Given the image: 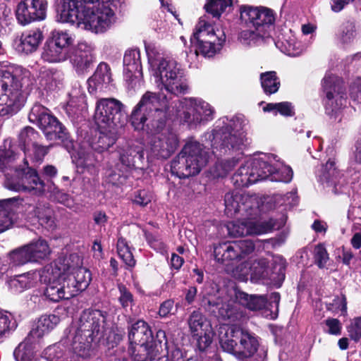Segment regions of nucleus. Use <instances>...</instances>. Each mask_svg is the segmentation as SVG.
<instances>
[{
  "label": "nucleus",
  "instance_id": "f257e3e1",
  "mask_svg": "<svg viewBox=\"0 0 361 361\" xmlns=\"http://www.w3.org/2000/svg\"><path fill=\"white\" fill-rule=\"evenodd\" d=\"M75 254L59 257L41 270L40 281L47 284L45 297L52 302L68 300L85 290L91 281L90 271L81 267Z\"/></svg>",
  "mask_w": 361,
  "mask_h": 361
},
{
  "label": "nucleus",
  "instance_id": "f03ea898",
  "mask_svg": "<svg viewBox=\"0 0 361 361\" xmlns=\"http://www.w3.org/2000/svg\"><path fill=\"white\" fill-rule=\"evenodd\" d=\"M57 21L103 34L116 21L115 6L109 0H61Z\"/></svg>",
  "mask_w": 361,
  "mask_h": 361
},
{
  "label": "nucleus",
  "instance_id": "7ed1b4c3",
  "mask_svg": "<svg viewBox=\"0 0 361 361\" xmlns=\"http://www.w3.org/2000/svg\"><path fill=\"white\" fill-rule=\"evenodd\" d=\"M228 118H223L211 132L205 133V137L211 142L212 153L216 157L233 154L237 152L238 157H232L219 161L215 166L216 176L224 177L230 172L241 158L240 152L246 146L247 139L243 132L231 130V126L226 123Z\"/></svg>",
  "mask_w": 361,
  "mask_h": 361
},
{
  "label": "nucleus",
  "instance_id": "20e7f679",
  "mask_svg": "<svg viewBox=\"0 0 361 361\" xmlns=\"http://www.w3.org/2000/svg\"><path fill=\"white\" fill-rule=\"evenodd\" d=\"M171 113L166 96L148 91L142 96L133 110L131 124L137 130L146 133L159 131L164 128L166 121Z\"/></svg>",
  "mask_w": 361,
  "mask_h": 361
},
{
  "label": "nucleus",
  "instance_id": "39448f33",
  "mask_svg": "<svg viewBox=\"0 0 361 361\" xmlns=\"http://www.w3.org/2000/svg\"><path fill=\"white\" fill-rule=\"evenodd\" d=\"M33 84L30 73L21 67L2 71L0 77V116L11 115L23 106Z\"/></svg>",
  "mask_w": 361,
  "mask_h": 361
},
{
  "label": "nucleus",
  "instance_id": "423d86ee",
  "mask_svg": "<svg viewBox=\"0 0 361 361\" xmlns=\"http://www.w3.org/2000/svg\"><path fill=\"white\" fill-rule=\"evenodd\" d=\"M154 82L160 90L178 95L185 94L188 85L181 65L171 57H164L153 50L147 51Z\"/></svg>",
  "mask_w": 361,
  "mask_h": 361
},
{
  "label": "nucleus",
  "instance_id": "0eeeda50",
  "mask_svg": "<svg viewBox=\"0 0 361 361\" xmlns=\"http://www.w3.org/2000/svg\"><path fill=\"white\" fill-rule=\"evenodd\" d=\"M226 41L224 32L215 28L208 16H202L197 23L190 42L195 47V54L212 57L222 49Z\"/></svg>",
  "mask_w": 361,
  "mask_h": 361
},
{
  "label": "nucleus",
  "instance_id": "6e6552de",
  "mask_svg": "<svg viewBox=\"0 0 361 361\" xmlns=\"http://www.w3.org/2000/svg\"><path fill=\"white\" fill-rule=\"evenodd\" d=\"M209 159V154L203 150L198 142L189 140L173 159L171 170L173 174L180 178H188L199 173Z\"/></svg>",
  "mask_w": 361,
  "mask_h": 361
},
{
  "label": "nucleus",
  "instance_id": "1a4fd4ad",
  "mask_svg": "<svg viewBox=\"0 0 361 361\" xmlns=\"http://www.w3.org/2000/svg\"><path fill=\"white\" fill-rule=\"evenodd\" d=\"M219 343L224 352L240 360L252 357L259 347L254 334L235 326L228 327L224 334L221 332Z\"/></svg>",
  "mask_w": 361,
  "mask_h": 361
},
{
  "label": "nucleus",
  "instance_id": "9d476101",
  "mask_svg": "<svg viewBox=\"0 0 361 361\" xmlns=\"http://www.w3.org/2000/svg\"><path fill=\"white\" fill-rule=\"evenodd\" d=\"M178 104L176 116L190 129L204 125L214 118V108L200 98H185Z\"/></svg>",
  "mask_w": 361,
  "mask_h": 361
},
{
  "label": "nucleus",
  "instance_id": "9b49d317",
  "mask_svg": "<svg viewBox=\"0 0 361 361\" xmlns=\"http://www.w3.org/2000/svg\"><path fill=\"white\" fill-rule=\"evenodd\" d=\"M257 216L243 217V220H237L229 222L227 229L230 235L240 237L247 235H262L269 233L274 230L279 229L284 221L280 223L274 219L267 221H255Z\"/></svg>",
  "mask_w": 361,
  "mask_h": 361
},
{
  "label": "nucleus",
  "instance_id": "f8f14e48",
  "mask_svg": "<svg viewBox=\"0 0 361 361\" xmlns=\"http://www.w3.org/2000/svg\"><path fill=\"white\" fill-rule=\"evenodd\" d=\"M240 20L242 25L254 27L255 30L266 36L275 21L274 11L262 6H241L240 8Z\"/></svg>",
  "mask_w": 361,
  "mask_h": 361
},
{
  "label": "nucleus",
  "instance_id": "ddd939ff",
  "mask_svg": "<svg viewBox=\"0 0 361 361\" xmlns=\"http://www.w3.org/2000/svg\"><path fill=\"white\" fill-rule=\"evenodd\" d=\"M123 104L114 98H102L97 101L94 120L99 129H111L121 126Z\"/></svg>",
  "mask_w": 361,
  "mask_h": 361
},
{
  "label": "nucleus",
  "instance_id": "4468645a",
  "mask_svg": "<svg viewBox=\"0 0 361 361\" xmlns=\"http://www.w3.org/2000/svg\"><path fill=\"white\" fill-rule=\"evenodd\" d=\"M266 163L264 155L246 161L233 176V185L236 188H244L268 178L270 171L264 170Z\"/></svg>",
  "mask_w": 361,
  "mask_h": 361
},
{
  "label": "nucleus",
  "instance_id": "2eb2a0df",
  "mask_svg": "<svg viewBox=\"0 0 361 361\" xmlns=\"http://www.w3.org/2000/svg\"><path fill=\"white\" fill-rule=\"evenodd\" d=\"M29 118L37 121L39 127L48 140H59L62 142L68 141L66 129L56 117L49 114L47 108L39 104L35 105L31 109Z\"/></svg>",
  "mask_w": 361,
  "mask_h": 361
},
{
  "label": "nucleus",
  "instance_id": "dca6fc26",
  "mask_svg": "<svg viewBox=\"0 0 361 361\" xmlns=\"http://www.w3.org/2000/svg\"><path fill=\"white\" fill-rule=\"evenodd\" d=\"M226 212L228 216L240 214L249 217L259 214V200L255 195L228 192L225 195Z\"/></svg>",
  "mask_w": 361,
  "mask_h": 361
},
{
  "label": "nucleus",
  "instance_id": "f3484780",
  "mask_svg": "<svg viewBox=\"0 0 361 361\" xmlns=\"http://www.w3.org/2000/svg\"><path fill=\"white\" fill-rule=\"evenodd\" d=\"M322 87L326 92V113L334 120L340 121V110L346 104L345 94L339 85V81L333 75H326L323 79Z\"/></svg>",
  "mask_w": 361,
  "mask_h": 361
},
{
  "label": "nucleus",
  "instance_id": "a211bd4d",
  "mask_svg": "<svg viewBox=\"0 0 361 361\" xmlns=\"http://www.w3.org/2000/svg\"><path fill=\"white\" fill-rule=\"evenodd\" d=\"M14 177L6 175L5 186L8 189L16 192L34 191L35 194H42L44 192V184L42 181L36 171L27 169V171H16Z\"/></svg>",
  "mask_w": 361,
  "mask_h": 361
},
{
  "label": "nucleus",
  "instance_id": "6ab92c4d",
  "mask_svg": "<svg viewBox=\"0 0 361 361\" xmlns=\"http://www.w3.org/2000/svg\"><path fill=\"white\" fill-rule=\"evenodd\" d=\"M154 135L151 142L149 157L157 159H167L176 149L178 144L177 135L164 128L159 131L147 133Z\"/></svg>",
  "mask_w": 361,
  "mask_h": 361
},
{
  "label": "nucleus",
  "instance_id": "aec40b11",
  "mask_svg": "<svg viewBox=\"0 0 361 361\" xmlns=\"http://www.w3.org/2000/svg\"><path fill=\"white\" fill-rule=\"evenodd\" d=\"M190 333L197 340V345L200 350H204L212 341L213 330L210 322L197 310L193 311L188 321Z\"/></svg>",
  "mask_w": 361,
  "mask_h": 361
},
{
  "label": "nucleus",
  "instance_id": "412c9836",
  "mask_svg": "<svg viewBox=\"0 0 361 361\" xmlns=\"http://www.w3.org/2000/svg\"><path fill=\"white\" fill-rule=\"evenodd\" d=\"M47 10L46 0H22L16 6V20L23 26L32 22L41 21L46 18Z\"/></svg>",
  "mask_w": 361,
  "mask_h": 361
},
{
  "label": "nucleus",
  "instance_id": "4be33fe9",
  "mask_svg": "<svg viewBox=\"0 0 361 361\" xmlns=\"http://www.w3.org/2000/svg\"><path fill=\"white\" fill-rule=\"evenodd\" d=\"M92 333H84L75 326H71L68 332L66 331L65 338L69 345L72 354L77 357H87L90 355L93 336Z\"/></svg>",
  "mask_w": 361,
  "mask_h": 361
},
{
  "label": "nucleus",
  "instance_id": "5701e85b",
  "mask_svg": "<svg viewBox=\"0 0 361 361\" xmlns=\"http://www.w3.org/2000/svg\"><path fill=\"white\" fill-rule=\"evenodd\" d=\"M123 75L128 84L133 87L142 77L140 53L137 49H128L123 56Z\"/></svg>",
  "mask_w": 361,
  "mask_h": 361
},
{
  "label": "nucleus",
  "instance_id": "b1692460",
  "mask_svg": "<svg viewBox=\"0 0 361 361\" xmlns=\"http://www.w3.org/2000/svg\"><path fill=\"white\" fill-rule=\"evenodd\" d=\"M104 315L100 310H87L82 313L78 325L75 328L84 333H92L94 337L106 331Z\"/></svg>",
  "mask_w": 361,
  "mask_h": 361
},
{
  "label": "nucleus",
  "instance_id": "393cba45",
  "mask_svg": "<svg viewBox=\"0 0 361 361\" xmlns=\"http://www.w3.org/2000/svg\"><path fill=\"white\" fill-rule=\"evenodd\" d=\"M264 160L267 161L264 170L270 171L268 178L271 180L288 183L292 180L293 173L291 168L281 161L276 155L265 154Z\"/></svg>",
  "mask_w": 361,
  "mask_h": 361
},
{
  "label": "nucleus",
  "instance_id": "a878e982",
  "mask_svg": "<svg viewBox=\"0 0 361 361\" xmlns=\"http://www.w3.org/2000/svg\"><path fill=\"white\" fill-rule=\"evenodd\" d=\"M264 160L267 161L264 170L270 171L268 178L271 180L288 183L292 180L293 173L291 168L281 161L276 155L265 154Z\"/></svg>",
  "mask_w": 361,
  "mask_h": 361
},
{
  "label": "nucleus",
  "instance_id": "bb28decb",
  "mask_svg": "<svg viewBox=\"0 0 361 361\" xmlns=\"http://www.w3.org/2000/svg\"><path fill=\"white\" fill-rule=\"evenodd\" d=\"M318 180L325 187L332 188V192L338 194L340 192L341 187L338 185L341 182L343 174L336 166V161L334 159H329L328 161L322 165L318 172Z\"/></svg>",
  "mask_w": 361,
  "mask_h": 361
},
{
  "label": "nucleus",
  "instance_id": "cd10ccee",
  "mask_svg": "<svg viewBox=\"0 0 361 361\" xmlns=\"http://www.w3.org/2000/svg\"><path fill=\"white\" fill-rule=\"evenodd\" d=\"M93 47L85 42L78 44L74 54L71 57V62L79 73H83L91 66L93 61Z\"/></svg>",
  "mask_w": 361,
  "mask_h": 361
},
{
  "label": "nucleus",
  "instance_id": "c85d7f7f",
  "mask_svg": "<svg viewBox=\"0 0 361 361\" xmlns=\"http://www.w3.org/2000/svg\"><path fill=\"white\" fill-rule=\"evenodd\" d=\"M112 82L110 67L106 63H100L94 75L87 80L88 90L90 93L106 89Z\"/></svg>",
  "mask_w": 361,
  "mask_h": 361
},
{
  "label": "nucleus",
  "instance_id": "c756f323",
  "mask_svg": "<svg viewBox=\"0 0 361 361\" xmlns=\"http://www.w3.org/2000/svg\"><path fill=\"white\" fill-rule=\"evenodd\" d=\"M40 279L41 271H32L11 279L8 284L13 293H19L35 286Z\"/></svg>",
  "mask_w": 361,
  "mask_h": 361
},
{
  "label": "nucleus",
  "instance_id": "7c9ffc66",
  "mask_svg": "<svg viewBox=\"0 0 361 361\" xmlns=\"http://www.w3.org/2000/svg\"><path fill=\"white\" fill-rule=\"evenodd\" d=\"M44 357L48 361H76L65 336L59 343L47 348Z\"/></svg>",
  "mask_w": 361,
  "mask_h": 361
},
{
  "label": "nucleus",
  "instance_id": "2f4dec72",
  "mask_svg": "<svg viewBox=\"0 0 361 361\" xmlns=\"http://www.w3.org/2000/svg\"><path fill=\"white\" fill-rule=\"evenodd\" d=\"M145 159L142 146H129L120 154V161L125 169L133 167L140 168Z\"/></svg>",
  "mask_w": 361,
  "mask_h": 361
},
{
  "label": "nucleus",
  "instance_id": "473e14b6",
  "mask_svg": "<svg viewBox=\"0 0 361 361\" xmlns=\"http://www.w3.org/2000/svg\"><path fill=\"white\" fill-rule=\"evenodd\" d=\"M43 39V35L40 30H30L23 32L20 38L16 49L18 51L29 54L38 48Z\"/></svg>",
  "mask_w": 361,
  "mask_h": 361
},
{
  "label": "nucleus",
  "instance_id": "72a5a7b5",
  "mask_svg": "<svg viewBox=\"0 0 361 361\" xmlns=\"http://www.w3.org/2000/svg\"><path fill=\"white\" fill-rule=\"evenodd\" d=\"M59 322V317L55 314L43 315L39 318L28 336L36 341L53 330Z\"/></svg>",
  "mask_w": 361,
  "mask_h": 361
},
{
  "label": "nucleus",
  "instance_id": "f704fd0d",
  "mask_svg": "<svg viewBox=\"0 0 361 361\" xmlns=\"http://www.w3.org/2000/svg\"><path fill=\"white\" fill-rule=\"evenodd\" d=\"M128 338L130 345L153 342L152 331L147 324L143 320H138L132 325Z\"/></svg>",
  "mask_w": 361,
  "mask_h": 361
},
{
  "label": "nucleus",
  "instance_id": "c9c22d12",
  "mask_svg": "<svg viewBox=\"0 0 361 361\" xmlns=\"http://www.w3.org/2000/svg\"><path fill=\"white\" fill-rule=\"evenodd\" d=\"M216 308L219 316L230 323L240 321L245 317L240 305L233 301L217 302Z\"/></svg>",
  "mask_w": 361,
  "mask_h": 361
},
{
  "label": "nucleus",
  "instance_id": "e433bc0d",
  "mask_svg": "<svg viewBox=\"0 0 361 361\" xmlns=\"http://www.w3.org/2000/svg\"><path fill=\"white\" fill-rule=\"evenodd\" d=\"M129 352L135 361H146L147 359L156 360L159 350L152 342L130 345Z\"/></svg>",
  "mask_w": 361,
  "mask_h": 361
},
{
  "label": "nucleus",
  "instance_id": "4c0bfd02",
  "mask_svg": "<svg viewBox=\"0 0 361 361\" xmlns=\"http://www.w3.org/2000/svg\"><path fill=\"white\" fill-rule=\"evenodd\" d=\"M35 342V341L27 336L14 350L13 357L16 361H37Z\"/></svg>",
  "mask_w": 361,
  "mask_h": 361
},
{
  "label": "nucleus",
  "instance_id": "58836bf2",
  "mask_svg": "<svg viewBox=\"0 0 361 361\" xmlns=\"http://www.w3.org/2000/svg\"><path fill=\"white\" fill-rule=\"evenodd\" d=\"M236 299L241 305L252 311L262 310L267 304L265 295H248L244 292L237 293Z\"/></svg>",
  "mask_w": 361,
  "mask_h": 361
},
{
  "label": "nucleus",
  "instance_id": "ea45409f",
  "mask_svg": "<svg viewBox=\"0 0 361 361\" xmlns=\"http://www.w3.org/2000/svg\"><path fill=\"white\" fill-rule=\"evenodd\" d=\"M42 57L49 63H59L68 59V52L48 39L44 45Z\"/></svg>",
  "mask_w": 361,
  "mask_h": 361
},
{
  "label": "nucleus",
  "instance_id": "a19ab883",
  "mask_svg": "<svg viewBox=\"0 0 361 361\" xmlns=\"http://www.w3.org/2000/svg\"><path fill=\"white\" fill-rule=\"evenodd\" d=\"M116 139V128L99 129L97 142L92 145V149L98 152H102L112 146L115 143Z\"/></svg>",
  "mask_w": 361,
  "mask_h": 361
},
{
  "label": "nucleus",
  "instance_id": "79ce46f5",
  "mask_svg": "<svg viewBox=\"0 0 361 361\" xmlns=\"http://www.w3.org/2000/svg\"><path fill=\"white\" fill-rule=\"evenodd\" d=\"M26 245L32 262L44 260L47 259L51 253V249L47 242L41 238L36 241H32Z\"/></svg>",
  "mask_w": 361,
  "mask_h": 361
},
{
  "label": "nucleus",
  "instance_id": "37998d69",
  "mask_svg": "<svg viewBox=\"0 0 361 361\" xmlns=\"http://www.w3.org/2000/svg\"><path fill=\"white\" fill-rule=\"evenodd\" d=\"M13 202L14 199L0 201V233L11 228L13 224Z\"/></svg>",
  "mask_w": 361,
  "mask_h": 361
},
{
  "label": "nucleus",
  "instance_id": "c03bdc74",
  "mask_svg": "<svg viewBox=\"0 0 361 361\" xmlns=\"http://www.w3.org/2000/svg\"><path fill=\"white\" fill-rule=\"evenodd\" d=\"M235 247L233 242L219 244L214 247L215 259L221 263L229 264L230 262L238 259Z\"/></svg>",
  "mask_w": 361,
  "mask_h": 361
},
{
  "label": "nucleus",
  "instance_id": "a18cd8bd",
  "mask_svg": "<svg viewBox=\"0 0 361 361\" xmlns=\"http://www.w3.org/2000/svg\"><path fill=\"white\" fill-rule=\"evenodd\" d=\"M275 45L281 52L290 56H298L302 52V47L294 36H290L283 40L279 39Z\"/></svg>",
  "mask_w": 361,
  "mask_h": 361
},
{
  "label": "nucleus",
  "instance_id": "49530a36",
  "mask_svg": "<svg viewBox=\"0 0 361 361\" xmlns=\"http://www.w3.org/2000/svg\"><path fill=\"white\" fill-rule=\"evenodd\" d=\"M62 75L60 72L47 70L40 73L39 85L44 89L51 91L61 83Z\"/></svg>",
  "mask_w": 361,
  "mask_h": 361
},
{
  "label": "nucleus",
  "instance_id": "de8ad7c7",
  "mask_svg": "<svg viewBox=\"0 0 361 361\" xmlns=\"http://www.w3.org/2000/svg\"><path fill=\"white\" fill-rule=\"evenodd\" d=\"M240 26L241 31L238 35V39L243 46H253L259 39L267 37L262 32L255 30L254 27H249L245 25H242L241 23Z\"/></svg>",
  "mask_w": 361,
  "mask_h": 361
},
{
  "label": "nucleus",
  "instance_id": "09e8293b",
  "mask_svg": "<svg viewBox=\"0 0 361 361\" xmlns=\"http://www.w3.org/2000/svg\"><path fill=\"white\" fill-rule=\"evenodd\" d=\"M262 87L266 94L276 93L280 87V80L275 71H267L260 74Z\"/></svg>",
  "mask_w": 361,
  "mask_h": 361
},
{
  "label": "nucleus",
  "instance_id": "8fccbe9b",
  "mask_svg": "<svg viewBox=\"0 0 361 361\" xmlns=\"http://www.w3.org/2000/svg\"><path fill=\"white\" fill-rule=\"evenodd\" d=\"M233 0H207L204 5L207 13L213 17L219 18L221 15L230 8L233 5Z\"/></svg>",
  "mask_w": 361,
  "mask_h": 361
},
{
  "label": "nucleus",
  "instance_id": "3c124183",
  "mask_svg": "<svg viewBox=\"0 0 361 361\" xmlns=\"http://www.w3.org/2000/svg\"><path fill=\"white\" fill-rule=\"evenodd\" d=\"M49 40L69 53V47L73 45L74 37L66 31L55 30L51 32Z\"/></svg>",
  "mask_w": 361,
  "mask_h": 361
},
{
  "label": "nucleus",
  "instance_id": "603ef678",
  "mask_svg": "<svg viewBox=\"0 0 361 361\" xmlns=\"http://www.w3.org/2000/svg\"><path fill=\"white\" fill-rule=\"evenodd\" d=\"M264 111L272 112L274 115L278 113L283 116L294 115V108L291 103L283 102L279 103H269L263 107Z\"/></svg>",
  "mask_w": 361,
  "mask_h": 361
},
{
  "label": "nucleus",
  "instance_id": "864d4df0",
  "mask_svg": "<svg viewBox=\"0 0 361 361\" xmlns=\"http://www.w3.org/2000/svg\"><path fill=\"white\" fill-rule=\"evenodd\" d=\"M245 274H250L251 276L257 279H266L269 277V268L267 267V262L265 259H260L258 261H255L246 270Z\"/></svg>",
  "mask_w": 361,
  "mask_h": 361
},
{
  "label": "nucleus",
  "instance_id": "5fc2aeb1",
  "mask_svg": "<svg viewBox=\"0 0 361 361\" xmlns=\"http://www.w3.org/2000/svg\"><path fill=\"white\" fill-rule=\"evenodd\" d=\"M86 99L83 92L79 90L75 89L70 93V99L68 102V111H73L75 113L79 109H83L85 107Z\"/></svg>",
  "mask_w": 361,
  "mask_h": 361
},
{
  "label": "nucleus",
  "instance_id": "6e6d98bb",
  "mask_svg": "<svg viewBox=\"0 0 361 361\" xmlns=\"http://www.w3.org/2000/svg\"><path fill=\"white\" fill-rule=\"evenodd\" d=\"M38 133L31 127H26L20 132L19 135V141L22 149L25 152V149L32 146V144H36Z\"/></svg>",
  "mask_w": 361,
  "mask_h": 361
},
{
  "label": "nucleus",
  "instance_id": "4d7b16f0",
  "mask_svg": "<svg viewBox=\"0 0 361 361\" xmlns=\"http://www.w3.org/2000/svg\"><path fill=\"white\" fill-rule=\"evenodd\" d=\"M118 300L122 308L126 311H127L128 308L131 309L132 307L135 305V300L130 290L122 283L118 285Z\"/></svg>",
  "mask_w": 361,
  "mask_h": 361
},
{
  "label": "nucleus",
  "instance_id": "13d9d810",
  "mask_svg": "<svg viewBox=\"0 0 361 361\" xmlns=\"http://www.w3.org/2000/svg\"><path fill=\"white\" fill-rule=\"evenodd\" d=\"M9 259L11 263L14 266H20L27 262H32L27 245L11 252Z\"/></svg>",
  "mask_w": 361,
  "mask_h": 361
},
{
  "label": "nucleus",
  "instance_id": "bf43d9fd",
  "mask_svg": "<svg viewBox=\"0 0 361 361\" xmlns=\"http://www.w3.org/2000/svg\"><path fill=\"white\" fill-rule=\"evenodd\" d=\"M117 252L121 259L125 262L128 267H133L135 264L133 254L130 250V247L126 240L120 238L117 242Z\"/></svg>",
  "mask_w": 361,
  "mask_h": 361
},
{
  "label": "nucleus",
  "instance_id": "052dcab7",
  "mask_svg": "<svg viewBox=\"0 0 361 361\" xmlns=\"http://www.w3.org/2000/svg\"><path fill=\"white\" fill-rule=\"evenodd\" d=\"M357 33L355 25L352 22H347L343 25L338 35L339 42L342 44H350L356 39Z\"/></svg>",
  "mask_w": 361,
  "mask_h": 361
},
{
  "label": "nucleus",
  "instance_id": "680f3d73",
  "mask_svg": "<svg viewBox=\"0 0 361 361\" xmlns=\"http://www.w3.org/2000/svg\"><path fill=\"white\" fill-rule=\"evenodd\" d=\"M48 152V148L38 143L32 144V146L25 149V159L30 158L32 161L40 163Z\"/></svg>",
  "mask_w": 361,
  "mask_h": 361
},
{
  "label": "nucleus",
  "instance_id": "e2e57ef3",
  "mask_svg": "<svg viewBox=\"0 0 361 361\" xmlns=\"http://www.w3.org/2000/svg\"><path fill=\"white\" fill-rule=\"evenodd\" d=\"M73 160L78 167L90 169L94 166L95 158L90 152L80 151L73 156Z\"/></svg>",
  "mask_w": 361,
  "mask_h": 361
},
{
  "label": "nucleus",
  "instance_id": "0e129e2a",
  "mask_svg": "<svg viewBox=\"0 0 361 361\" xmlns=\"http://www.w3.org/2000/svg\"><path fill=\"white\" fill-rule=\"evenodd\" d=\"M326 310L331 313L336 314L341 312L342 314L347 313V302L345 295L335 297L332 302L326 303Z\"/></svg>",
  "mask_w": 361,
  "mask_h": 361
},
{
  "label": "nucleus",
  "instance_id": "69168bd1",
  "mask_svg": "<svg viewBox=\"0 0 361 361\" xmlns=\"http://www.w3.org/2000/svg\"><path fill=\"white\" fill-rule=\"evenodd\" d=\"M342 328L341 322L336 318L329 317L323 322L324 331L330 335L340 336Z\"/></svg>",
  "mask_w": 361,
  "mask_h": 361
},
{
  "label": "nucleus",
  "instance_id": "338daca9",
  "mask_svg": "<svg viewBox=\"0 0 361 361\" xmlns=\"http://www.w3.org/2000/svg\"><path fill=\"white\" fill-rule=\"evenodd\" d=\"M236 253L238 258H242L245 255H248L253 252L255 249L254 243L250 240H240L238 241L233 242Z\"/></svg>",
  "mask_w": 361,
  "mask_h": 361
},
{
  "label": "nucleus",
  "instance_id": "774afa93",
  "mask_svg": "<svg viewBox=\"0 0 361 361\" xmlns=\"http://www.w3.org/2000/svg\"><path fill=\"white\" fill-rule=\"evenodd\" d=\"M350 338L358 341L361 338V317H355L347 327Z\"/></svg>",
  "mask_w": 361,
  "mask_h": 361
}]
</instances>
